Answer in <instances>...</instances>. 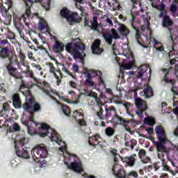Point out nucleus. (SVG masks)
<instances>
[{"mask_svg":"<svg viewBox=\"0 0 178 178\" xmlns=\"http://www.w3.org/2000/svg\"><path fill=\"white\" fill-rule=\"evenodd\" d=\"M135 105L136 106V113L140 119L144 118V112L148 109V106H147V102L144 101L142 98L136 99L135 100Z\"/></svg>","mask_w":178,"mask_h":178,"instance_id":"nucleus-12","label":"nucleus"},{"mask_svg":"<svg viewBox=\"0 0 178 178\" xmlns=\"http://www.w3.org/2000/svg\"><path fill=\"white\" fill-rule=\"evenodd\" d=\"M147 152L143 149H141L138 152V156L140 159L144 158V156H145Z\"/></svg>","mask_w":178,"mask_h":178,"instance_id":"nucleus-52","label":"nucleus"},{"mask_svg":"<svg viewBox=\"0 0 178 178\" xmlns=\"http://www.w3.org/2000/svg\"><path fill=\"white\" fill-rule=\"evenodd\" d=\"M1 13L3 17L7 19H12V13H9V10H10V8L6 9L5 6H0Z\"/></svg>","mask_w":178,"mask_h":178,"instance_id":"nucleus-24","label":"nucleus"},{"mask_svg":"<svg viewBox=\"0 0 178 178\" xmlns=\"http://www.w3.org/2000/svg\"><path fill=\"white\" fill-rule=\"evenodd\" d=\"M105 133L108 137H112V136H114L115 134V129H113L112 127H107L105 129Z\"/></svg>","mask_w":178,"mask_h":178,"instance_id":"nucleus-39","label":"nucleus"},{"mask_svg":"<svg viewBox=\"0 0 178 178\" xmlns=\"http://www.w3.org/2000/svg\"><path fill=\"white\" fill-rule=\"evenodd\" d=\"M62 71L63 72H65V73H67V74H69V76H71V77H72L73 79H74V76L73 75V74H72L70 72V71H69V70L66 67H63L62 68Z\"/></svg>","mask_w":178,"mask_h":178,"instance_id":"nucleus-55","label":"nucleus"},{"mask_svg":"<svg viewBox=\"0 0 178 178\" xmlns=\"http://www.w3.org/2000/svg\"><path fill=\"white\" fill-rule=\"evenodd\" d=\"M159 17V19H162V26L164 29L168 30H173L172 27H173L175 22H173V19H172L168 15V14Z\"/></svg>","mask_w":178,"mask_h":178,"instance_id":"nucleus-13","label":"nucleus"},{"mask_svg":"<svg viewBox=\"0 0 178 178\" xmlns=\"http://www.w3.org/2000/svg\"><path fill=\"white\" fill-rule=\"evenodd\" d=\"M19 91L22 92L24 95V97H33L31 95V91L30 90V88H29V85L26 83L24 81H22V84L19 87Z\"/></svg>","mask_w":178,"mask_h":178,"instance_id":"nucleus-15","label":"nucleus"},{"mask_svg":"<svg viewBox=\"0 0 178 178\" xmlns=\"http://www.w3.org/2000/svg\"><path fill=\"white\" fill-rule=\"evenodd\" d=\"M76 122H78L80 126H86L87 124L86 120L83 119V118L76 119Z\"/></svg>","mask_w":178,"mask_h":178,"instance_id":"nucleus-48","label":"nucleus"},{"mask_svg":"<svg viewBox=\"0 0 178 178\" xmlns=\"http://www.w3.org/2000/svg\"><path fill=\"white\" fill-rule=\"evenodd\" d=\"M112 38L114 40H119L120 38V35H119V33L116 31V29H111V32Z\"/></svg>","mask_w":178,"mask_h":178,"instance_id":"nucleus-41","label":"nucleus"},{"mask_svg":"<svg viewBox=\"0 0 178 178\" xmlns=\"http://www.w3.org/2000/svg\"><path fill=\"white\" fill-rule=\"evenodd\" d=\"M95 76H98L99 79L102 77V72L101 71H93Z\"/></svg>","mask_w":178,"mask_h":178,"instance_id":"nucleus-64","label":"nucleus"},{"mask_svg":"<svg viewBox=\"0 0 178 178\" xmlns=\"http://www.w3.org/2000/svg\"><path fill=\"white\" fill-rule=\"evenodd\" d=\"M144 123L148 124L149 126H154L155 124V120L146 118L144 120Z\"/></svg>","mask_w":178,"mask_h":178,"instance_id":"nucleus-42","label":"nucleus"},{"mask_svg":"<svg viewBox=\"0 0 178 178\" xmlns=\"http://www.w3.org/2000/svg\"><path fill=\"white\" fill-rule=\"evenodd\" d=\"M26 69V71H24V73L26 74V76H29V77H33L34 74L33 73V71L30 70V66H28Z\"/></svg>","mask_w":178,"mask_h":178,"instance_id":"nucleus-44","label":"nucleus"},{"mask_svg":"<svg viewBox=\"0 0 178 178\" xmlns=\"http://www.w3.org/2000/svg\"><path fill=\"white\" fill-rule=\"evenodd\" d=\"M99 138V135L98 134L93 136H89L88 138L89 145H91L92 147H96V145H98V144H99V141L98 140Z\"/></svg>","mask_w":178,"mask_h":178,"instance_id":"nucleus-21","label":"nucleus"},{"mask_svg":"<svg viewBox=\"0 0 178 178\" xmlns=\"http://www.w3.org/2000/svg\"><path fill=\"white\" fill-rule=\"evenodd\" d=\"M16 29L18 30L20 37L21 38H22L24 40V41H27V39L25 38L26 36L24 35V34H22V32L20 31V30H23V29H24V26H23V24H22L21 23L19 24V26H17V25H15Z\"/></svg>","mask_w":178,"mask_h":178,"instance_id":"nucleus-33","label":"nucleus"},{"mask_svg":"<svg viewBox=\"0 0 178 178\" xmlns=\"http://www.w3.org/2000/svg\"><path fill=\"white\" fill-rule=\"evenodd\" d=\"M75 2V6L77 8V9H79V10L81 12V15L83 16V13H84V7L79 5L78 3H84V0H74Z\"/></svg>","mask_w":178,"mask_h":178,"instance_id":"nucleus-30","label":"nucleus"},{"mask_svg":"<svg viewBox=\"0 0 178 178\" xmlns=\"http://www.w3.org/2000/svg\"><path fill=\"white\" fill-rule=\"evenodd\" d=\"M18 144L21 147H26V145H27V144H29V138H22L19 139V140L18 141Z\"/></svg>","mask_w":178,"mask_h":178,"instance_id":"nucleus-40","label":"nucleus"},{"mask_svg":"<svg viewBox=\"0 0 178 178\" xmlns=\"http://www.w3.org/2000/svg\"><path fill=\"white\" fill-rule=\"evenodd\" d=\"M59 99H61V101H63L64 102H67V104H72V101L70 99H67L65 96H59L58 97Z\"/></svg>","mask_w":178,"mask_h":178,"instance_id":"nucleus-49","label":"nucleus"},{"mask_svg":"<svg viewBox=\"0 0 178 178\" xmlns=\"http://www.w3.org/2000/svg\"><path fill=\"white\" fill-rule=\"evenodd\" d=\"M121 118V117L119 115H117V114L115 113V115H114L112 118L111 122H113V123H119L120 121H119V118Z\"/></svg>","mask_w":178,"mask_h":178,"instance_id":"nucleus-53","label":"nucleus"},{"mask_svg":"<svg viewBox=\"0 0 178 178\" xmlns=\"http://www.w3.org/2000/svg\"><path fill=\"white\" fill-rule=\"evenodd\" d=\"M72 71L74 73H79V65H77L76 64H73V65H72Z\"/></svg>","mask_w":178,"mask_h":178,"instance_id":"nucleus-59","label":"nucleus"},{"mask_svg":"<svg viewBox=\"0 0 178 178\" xmlns=\"http://www.w3.org/2000/svg\"><path fill=\"white\" fill-rule=\"evenodd\" d=\"M31 66L33 67H35V69H37L38 70H42V67H41V65H37V64H35V63H32L31 64Z\"/></svg>","mask_w":178,"mask_h":178,"instance_id":"nucleus-63","label":"nucleus"},{"mask_svg":"<svg viewBox=\"0 0 178 178\" xmlns=\"http://www.w3.org/2000/svg\"><path fill=\"white\" fill-rule=\"evenodd\" d=\"M131 19L130 20V23L132 29L136 31V40L138 44L142 45L145 48H149L152 47L151 41L153 42L154 48H155L156 51H159V52H163L165 51V47L162 45L161 42H159L155 38L150 37L149 40H148V37L147 35H144V40L141 38V32H140V29L138 27L136 26L133 23L134 22V19H136V16L133 15V13L131 12Z\"/></svg>","mask_w":178,"mask_h":178,"instance_id":"nucleus-3","label":"nucleus"},{"mask_svg":"<svg viewBox=\"0 0 178 178\" xmlns=\"http://www.w3.org/2000/svg\"><path fill=\"white\" fill-rule=\"evenodd\" d=\"M15 154L19 158H23L24 159H29L30 158V153H29V152L24 149H22V150L19 149L16 142H15Z\"/></svg>","mask_w":178,"mask_h":178,"instance_id":"nucleus-16","label":"nucleus"},{"mask_svg":"<svg viewBox=\"0 0 178 178\" xmlns=\"http://www.w3.org/2000/svg\"><path fill=\"white\" fill-rule=\"evenodd\" d=\"M70 87H72V88H77V83L73 81H70L69 83Z\"/></svg>","mask_w":178,"mask_h":178,"instance_id":"nucleus-60","label":"nucleus"},{"mask_svg":"<svg viewBox=\"0 0 178 178\" xmlns=\"http://www.w3.org/2000/svg\"><path fill=\"white\" fill-rule=\"evenodd\" d=\"M47 65L49 67L50 73H54L55 72V67H54V63H48Z\"/></svg>","mask_w":178,"mask_h":178,"instance_id":"nucleus-51","label":"nucleus"},{"mask_svg":"<svg viewBox=\"0 0 178 178\" xmlns=\"http://www.w3.org/2000/svg\"><path fill=\"white\" fill-rule=\"evenodd\" d=\"M173 29H169L168 30V35H167V40L168 41H171L172 44H175V42L176 41V38H173Z\"/></svg>","mask_w":178,"mask_h":178,"instance_id":"nucleus-35","label":"nucleus"},{"mask_svg":"<svg viewBox=\"0 0 178 178\" xmlns=\"http://www.w3.org/2000/svg\"><path fill=\"white\" fill-rule=\"evenodd\" d=\"M43 92L49 97L51 99H55V97L51 95V92L48 89H43Z\"/></svg>","mask_w":178,"mask_h":178,"instance_id":"nucleus-50","label":"nucleus"},{"mask_svg":"<svg viewBox=\"0 0 178 178\" xmlns=\"http://www.w3.org/2000/svg\"><path fill=\"white\" fill-rule=\"evenodd\" d=\"M122 162L125 163V168H127V166L129 168H133V166L136 165V162H137V154L123 157L122 158Z\"/></svg>","mask_w":178,"mask_h":178,"instance_id":"nucleus-14","label":"nucleus"},{"mask_svg":"<svg viewBox=\"0 0 178 178\" xmlns=\"http://www.w3.org/2000/svg\"><path fill=\"white\" fill-rule=\"evenodd\" d=\"M118 119V121L121 124H123L124 126H126V124H128L129 123V120H124L123 118H117Z\"/></svg>","mask_w":178,"mask_h":178,"instance_id":"nucleus-46","label":"nucleus"},{"mask_svg":"<svg viewBox=\"0 0 178 178\" xmlns=\"http://www.w3.org/2000/svg\"><path fill=\"white\" fill-rule=\"evenodd\" d=\"M70 156H73L74 161L72 162L70 165L67 164L68 169H70V170H73L76 173H81L83 177L86 178H96L95 177H94V175H88L86 172H84L83 164L81 163L80 159H79V157H77V156H76L75 154H72L70 155Z\"/></svg>","mask_w":178,"mask_h":178,"instance_id":"nucleus-7","label":"nucleus"},{"mask_svg":"<svg viewBox=\"0 0 178 178\" xmlns=\"http://www.w3.org/2000/svg\"><path fill=\"white\" fill-rule=\"evenodd\" d=\"M85 50L86 45L83 43L71 42L65 45V51L73 56L74 60L80 59L81 62H84V58H86Z\"/></svg>","mask_w":178,"mask_h":178,"instance_id":"nucleus-5","label":"nucleus"},{"mask_svg":"<svg viewBox=\"0 0 178 178\" xmlns=\"http://www.w3.org/2000/svg\"><path fill=\"white\" fill-rule=\"evenodd\" d=\"M72 116L77 120V119L83 118V110H76L73 112Z\"/></svg>","mask_w":178,"mask_h":178,"instance_id":"nucleus-31","label":"nucleus"},{"mask_svg":"<svg viewBox=\"0 0 178 178\" xmlns=\"http://www.w3.org/2000/svg\"><path fill=\"white\" fill-rule=\"evenodd\" d=\"M31 154L35 162L38 163L40 162V159L48 156V149L44 144H40L33 148L31 151Z\"/></svg>","mask_w":178,"mask_h":178,"instance_id":"nucleus-8","label":"nucleus"},{"mask_svg":"<svg viewBox=\"0 0 178 178\" xmlns=\"http://www.w3.org/2000/svg\"><path fill=\"white\" fill-rule=\"evenodd\" d=\"M61 17L66 19L70 23H80L81 22V17L77 13L72 12L64 7L60 12Z\"/></svg>","mask_w":178,"mask_h":178,"instance_id":"nucleus-10","label":"nucleus"},{"mask_svg":"<svg viewBox=\"0 0 178 178\" xmlns=\"http://www.w3.org/2000/svg\"><path fill=\"white\" fill-rule=\"evenodd\" d=\"M5 45H10V43L8 41L5 35L0 33V49L5 47Z\"/></svg>","mask_w":178,"mask_h":178,"instance_id":"nucleus-27","label":"nucleus"},{"mask_svg":"<svg viewBox=\"0 0 178 178\" xmlns=\"http://www.w3.org/2000/svg\"><path fill=\"white\" fill-rule=\"evenodd\" d=\"M143 93L145 98H151V97L154 95V92H152V88H151V86H147L143 89Z\"/></svg>","mask_w":178,"mask_h":178,"instance_id":"nucleus-28","label":"nucleus"},{"mask_svg":"<svg viewBox=\"0 0 178 178\" xmlns=\"http://www.w3.org/2000/svg\"><path fill=\"white\" fill-rule=\"evenodd\" d=\"M6 38L7 40H9L12 42V44H15L16 42V35L13 32H10L9 33H8V35H6Z\"/></svg>","mask_w":178,"mask_h":178,"instance_id":"nucleus-32","label":"nucleus"},{"mask_svg":"<svg viewBox=\"0 0 178 178\" xmlns=\"http://www.w3.org/2000/svg\"><path fill=\"white\" fill-rule=\"evenodd\" d=\"M52 51L55 54H60L65 51V44L62 42L56 41L54 44L52 46Z\"/></svg>","mask_w":178,"mask_h":178,"instance_id":"nucleus-19","label":"nucleus"},{"mask_svg":"<svg viewBox=\"0 0 178 178\" xmlns=\"http://www.w3.org/2000/svg\"><path fill=\"white\" fill-rule=\"evenodd\" d=\"M24 111H31V115H34L38 112H41V104L34 99V97H31L29 99L26 98L25 103L22 105Z\"/></svg>","mask_w":178,"mask_h":178,"instance_id":"nucleus-9","label":"nucleus"},{"mask_svg":"<svg viewBox=\"0 0 178 178\" xmlns=\"http://www.w3.org/2000/svg\"><path fill=\"white\" fill-rule=\"evenodd\" d=\"M0 58L1 59H8V62L6 63V67L9 76L14 77V79H23V76H21L19 72H17V68L15 67L16 65L19 66V58L13 51L8 47H1L0 49Z\"/></svg>","mask_w":178,"mask_h":178,"instance_id":"nucleus-2","label":"nucleus"},{"mask_svg":"<svg viewBox=\"0 0 178 178\" xmlns=\"http://www.w3.org/2000/svg\"><path fill=\"white\" fill-rule=\"evenodd\" d=\"M154 131L159 141L154 142V145L156 147V151L161 152L158 154V158L159 159H161L163 170L170 172L169 167L165 161V159H163L165 156L163 152L165 154H168V152H169V149L166 146H165V144L169 141L168 139V135L166 134V131H165V128H163L162 125H157L155 127Z\"/></svg>","mask_w":178,"mask_h":178,"instance_id":"nucleus-1","label":"nucleus"},{"mask_svg":"<svg viewBox=\"0 0 178 178\" xmlns=\"http://www.w3.org/2000/svg\"><path fill=\"white\" fill-rule=\"evenodd\" d=\"M106 118L107 119H109V118H113L114 117V115H116V108H115V107H110V108H106Z\"/></svg>","mask_w":178,"mask_h":178,"instance_id":"nucleus-26","label":"nucleus"},{"mask_svg":"<svg viewBox=\"0 0 178 178\" xmlns=\"http://www.w3.org/2000/svg\"><path fill=\"white\" fill-rule=\"evenodd\" d=\"M95 85L94 81H91V79H86V86H88V87H94Z\"/></svg>","mask_w":178,"mask_h":178,"instance_id":"nucleus-56","label":"nucleus"},{"mask_svg":"<svg viewBox=\"0 0 178 178\" xmlns=\"http://www.w3.org/2000/svg\"><path fill=\"white\" fill-rule=\"evenodd\" d=\"M101 45V40H95L91 46V49L92 54H95V55H100V54H102L104 51V49L99 48Z\"/></svg>","mask_w":178,"mask_h":178,"instance_id":"nucleus-17","label":"nucleus"},{"mask_svg":"<svg viewBox=\"0 0 178 178\" xmlns=\"http://www.w3.org/2000/svg\"><path fill=\"white\" fill-rule=\"evenodd\" d=\"M134 65H136V60H132L129 63L124 65L123 67L125 70H130V69H133Z\"/></svg>","mask_w":178,"mask_h":178,"instance_id":"nucleus-34","label":"nucleus"},{"mask_svg":"<svg viewBox=\"0 0 178 178\" xmlns=\"http://www.w3.org/2000/svg\"><path fill=\"white\" fill-rule=\"evenodd\" d=\"M61 108L65 116H70V113H71L70 108H69L67 105H62Z\"/></svg>","mask_w":178,"mask_h":178,"instance_id":"nucleus-36","label":"nucleus"},{"mask_svg":"<svg viewBox=\"0 0 178 178\" xmlns=\"http://www.w3.org/2000/svg\"><path fill=\"white\" fill-rule=\"evenodd\" d=\"M170 12L172 13V16H175L176 12H177V6L176 4H171L170 6Z\"/></svg>","mask_w":178,"mask_h":178,"instance_id":"nucleus-43","label":"nucleus"},{"mask_svg":"<svg viewBox=\"0 0 178 178\" xmlns=\"http://www.w3.org/2000/svg\"><path fill=\"white\" fill-rule=\"evenodd\" d=\"M19 62L22 66H26V55L23 52L19 54Z\"/></svg>","mask_w":178,"mask_h":178,"instance_id":"nucleus-38","label":"nucleus"},{"mask_svg":"<svg viewBox=\"0 0 178 178\" xmlns=\"http://www.w3.org/2000/svg\"><path fill=\"white\" fill-rule=\"evenodd\" d=\"M102 36L104 38L106 42L108 44V45H112V42H113V39L112 38V35L111 34V31H105L103 33Z\"/></svg>","mask_w":178,"mask_h":178,"instance_id":"nucleus-25","label":"nucleus"},{"mask_svg":"<svg viewBox=\"0 0 178 178\" xmlns=\"http://www.w3.org/2000/svg\"><path fill=\"white\" fill-rule=\"evenodd\" d=\"M22 1L26 8L25 13L22 15V17L26 19V16H30L31 13V6H33V3H34V0H22Z\"/></svg>","mask_w":178,"mask_h":178,"instance_id":"nucleus-18","label":"nucleus"},{"mask_svg":"<svg viewBox=\"0 0 178 178\" xmlns=\"http://www.w3.org/2000/svg\"><path fill=\"white\" fill-rule=\"evenodd\" d=\"M7 106H8V103H3V104L2 110L0 111V116H3V114L5 113V112H6Z\"/></svg>","mask_w":178,"mask_h":178,"instance_id":"nucleus-47","label":"nucleus"},{"mask_svg":"<svg viewBox=\"0 0 178 178\" xmlns=\"http://www.w3.org/2000/svg\"><path fill=\"white\" fill-rule=\"evenodd\" d=\"M161 72L163 74V76L161 79V83L164 82V86H168V87H170L173 95L178 96V88L176 86L177 80L171 78L172 72H174L175 76L178 78V65H175V67L170 66L169 68H163L161 69Z\"/></svg>","mask_w":178,"mask_h":178,"instance_id":"nucleus-4","label":"nucleus"},{"mask_svg":"<svg viewBox=\"0 0 178 178\" xmlns=\"http://www.w3.org/2000/svg\"><path fill=\"white\" fill-rule=\"evenodd\" d=\"M33 52L32 51H29L28 53V58L29 59H30V60H35V58H34V56H33Z\"/></svg>","mask_w":178,"mask_h":178,"instance_id":"nucleus-61","label":"nucleus"},{"mask_svg":"<svg viewBox=\"0 0 178 178\" xmlns=\"http://www.w3.org/2000/svg\"><path fill=\"white\" fill-rule=\"evenodd\" d=\"M110 152L113 156H119V153H118V150L116 149H111Z\"/></svg>","mask_w":178,"mask_h":178,"instance_id":"nucleus-54","label":"nucleus"},{"mask_svg":"<svg viewBox=\"0 0 178 178\" xmlns=\"http://www.w3.org/2000/svg\"><path fill=\"white\" fill-rule=\"evenodd\" d=\"M119 158H120L122 161V157L120 154L119 156H114V165L112 168V172L114 176L117 178H122L124 177V168L122 165L119 164Z\"/></svg>","mask_w":178,"mask_h":178,"instance_id":"nucleus-11","label":"nucleus"},{"mask_svg":"<svg viewBox=\"0 0 178 178\" xmlns=\"http://www.w3.org/2000/svg\"><path fill=\"white\" fill-rule=\"evenodd\" d=\"M175 54H176V49H172L170 50L169 52H168L169 58H172V56H173V55H175Z\"/></svg>","mask_w":178,"mask_h":178,"instance_id":"nucleus-58","label":"nucleus"},{"mask_svg":"<svg viewBox=\"0 0 178 178\" xmlns=\"http://www.w3.org/2000/svg\"><path fill=\"white\" fill-rule=\"evenodd\" d=\"M156 9L160 11L159 17H162V16L168 15V10H166V5H165L163 3H161L157 6Z\"/></svg>","mask_w":178,"mask_h":178,"instance_id":"nucleus-23","label":"nucleus"},{"mask_svg":"<svg viewBox=\"0 0 178 178\" xmlns=\"http://www.w3.org/2000/svg\"><path fill=\"white\" fill-rule=\"evenodd\" d=\"M118 31L121 35H129L130 34V30L123 24H119Z\"/></svg>","mask_w":178,"mask_h":178,"instance_id":"nucleus-22","label":"nucleus"},{"mask_svg":"<svg viewBox=\"0 0 178 178\" xmlns=\"http://www.w3.org/2000/svg\"><path fill=\"white\" fill-rule=\"evenodd\" d=\"M13 105L15 109L22 108V99H20V95L18 93H15L12 97Z\"/></svg>","mask_w":178,"mask_h":178,"instance_id":"nucleus-20","label":"nucleus"},{"mask_svg":"<svg viewBox=\"0 0 178 178\" xmlns=\"http://www.w3.org/2000/svg\"><path fill=\"white\" fill-rule=\"evenodd\" d=\"M137 145V140L135 139L131 140V149H134V146Z\"/></svg>","mask_w":178,"mask_h":178,"instance_id":"nucleus-57","label":"nucleus"},{"mask_svg":"<svg viewBox=\"0 0 178 178\" xmlns=\"http://www.w3.org/2000/svg\"><path fill=\"white\" fill-rule=\"evenodd\" d=\"M104 110L100 109L99 111L97 113V116L99 118V120H104L105 117H104Z\"/></svg>","mask_w":178,"mask_h":178,"instance_id":"nucleus-45","label":"nucleus"},{"mask_svg":"<svg viewBox=\"0 0 178 178\" xmlns=\"http://www.w3.org/2000/svg\"><path fill=\"white\" fill-rule=\"evenodd\" d=\"M91 29L97 31L98 30V17L94 16L92 20H90Z\"/></svg>","mask_w":178,"mask_h":178,"instance_id":"nucleus-29","label":"nucleus"},{"mask_svg":"<svg viewBox=\"0 0 178 178\" xmlns=\"http://www.w3.org/2000/svg\"><path fill=\"white\" fill-rule=\"evenodd\" d=\"M38 134L40 137H45L47 136L51 138V141H55L56 143L62 141L60 135H59L55 129L51 128L47 123H42L41 124L38 131Z\"/></svg>","mask_w":178,"mask_h":178,"instance_id":"nucleus-6","label":"nucleus"},{"mask_svg":"<svg viewBox=\"0 0 178 178\" xmlns=\"http://www.w3.org/2000/svg\"><path fill=\"white\" fill-rule=\"evenodd\" d=\"M45 29V23L44 22H40L39 23V29L42 31Z\"/></svg>","mask_w":178,"mask_h":178,"instance_id":"nucleus-62","label":"nucleus"},{"mask_svg":"<svg viewBox=\"0 0 178 178\" xmlns=\"http://www.w3.org/2000/svg\"><path fill=\"white\" fill-rule=\"evenodd\" d=\"M9 133H15V131H20V126L16 122L13 124V129L9 128Z\"/></svg>","mask_w":178,"mask_h":178,"instance_id":"nucleus-37","label":"nucleus"}]
</instances>
